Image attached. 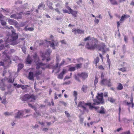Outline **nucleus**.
I'll return each instance as SVG.
<instances>
[{"instance_id": "f257e3e1", "label": "nucleus", "mask_w": 134, "mask_h": 134, "mask_svg": "<svg viewBox=\"0 0 134 134\" xmlns=\"http://www.w3.org/2000/svg\"><path fill=\"white\" fill-rule=\"evenodd\" d=\"M98 42L97 40L95 38L90 39V43H88L86 46V48L88 49L94 50L96 48L99 51L104 50L105 47L104 44L100 45H97L96 43Z\"/></svg>"}, {"instance_id": "f03ea898", "label": "nucleus", "mask_w": 134, "mask_h": 134, "mask_svg": "<svg viewBox=\"0 0 134 134\" xmlns=\"http://www.w3.org/2000/svg\"><path fill=\"white\" fill-rule=\"evenodd\" d=\"M37 97L34 94H26L22 96L21 99L23 101H29L30 102H34L36 99Z\"/></svg>"}, {"instance_id": "7ed1b4c3", "label": "nucleus", "mask_w": 134, "mask_h": 134, "mask_svg": "<svg viewBox=\"0 0 134 134\" xmlns=\"http://www.w3.org/2000/svg\"><path fill=\"white\" fill-rule=\"evenodd\" d=\"M11 37L12 39L10 40V41L9 40L8 38L5 41L6 43L12 42V43L10 44L13 45L16 44L18 43L15 41L18 38V35L13 30H12V34L11 36Z\"/></svg>"}, {"instance_id": "20e7f679", "label": "nucleus", "mask_w": 134, "mask_h": 134, "mask_svg": "<svg viewBox=\"0 0 134 134\" xmlns=\"http://www.w3.org/2000/svg\"><path fill=\"white\" fill-rule=\"evenodd\" d=\"M103 94L101 93H98L96 96L97 99H93L94 102L93 104V105H98L100 103L103 104L104 103V100L103 99Z\"/></svg>"}, {"instance_id": "39448f33", "label": "nucleus", "mask_w": 134, "mask_h": 134, "mask_svg": "<svg viewBox=\"0 0 134 134\" xmlns=\"http://www.w3.org/2000/svg\"><path fill=\"white\" fill-rule=\"evenodd\" d=\"M100 84L103 85L107 86L108 87H111L112 86L110 79H108L106 78H103L100 81Z\"/></svg>"}, {"instance_id": "423d86ee", "label": "nucleus", "mask_w": 134, "mask_h": 134, "mask_svg": "<svg viewBox=\"0 0 134 134\" xmlns=\"http://www.w3.org/2000/svg\"><path fill=\"white\" fill-rule=\"evenodd\" d=\"M130 17V16L127 14H125L124 15L122 16L120 21L117 22V28L118 29H119V27L120 26V24L122 23V21H124L125 19L129 18Z\"/></svg>"}, {"instance_id": "0eeeda50", "label": "nucleus", "mask_w": 134, "mask_h": 134, "mask_svg": "<svg viewBox=\"0 0 134 134\" xmlns=\"http://www.w3.org/2000/svg\"><path fill=\"white\" fill-rule=\"evenodd\" d=\"M36 69H39L40 68H41L42 70H45L46 68V64H44L42 63L36 62Z\"/></svg>"}, {"instance_id": "6e6552de", "label": "nucleus", "mask_w": 134, "mask_h": 134, "mask_svg": "<svg viewBox=\"0 0 134 134\" xmlns=\"http://www.w3.org/2000/svg\"><path fill=\"white\" fill-rule=\"evenodd\" d=\"M52 42H51L50 41H47L50 44V46L51 47H52L53 49H55V46H57L58 45V42L57 41H54L52 40Z\"/></svg>"}, {"instance_id": "1a4fd4ad", "label": "nucleus", "mask_w": 134, "mask_h": 134, "mask_svg": "<svg viewBox=\"0 0 134 134\" xmlns=\"http://www.w3.org/2000/svg\"><path fill=\"white\" fill-rule=\"evenodd\" d=\"M84 105H88L89 106V108L91 109H92V108L95 109L96 110L98 109L99 108V107H94L91 104V103H84Z\"/></svg>"}, {"instance_id": "9d476101", "label": "nucleus", "mask_w": 134, "mask_h": 134, "mask_svg": "<svg viewBox=\"0 0 134 134\" xmlns=\"http://www.w3.org/2000/svg\"><path fill=\"white\" fill-rule=\"evenodd\" d=\"M72 32L75 35L76 34L77 32L78 34H83V30H82L79 29H73L72 30Z\"/></svg>"}, {"instance_id": "9b49d317", "label": "nucleus", "mask_w": 134, "mask_h": 134, "mask_svg": "<svg viewBox=\"0 0 134 134\" xmlns=\"http://www.w3.org/2000/svg\"><path fill=\"white\" fill-rule=\"evenodd\" d=\"M2 53L3 54L5 55L6 56V57L4 60L5 61L8 62L11 61L9 57L7 55V54L8 53V51L6 50L4 52H3Z\"/></svg>"}, {"instance_id": "f8f14e48", "label": "nucleus", "mask_w": 134, "mask_h": 134, "mask_svg": "<svg viewBox=\"0 0 134 134\" xmlns=\"http://www.w3.org/2000/svg\"><path fill=\"white\" fill-rule=\"evenodd\" d=\"M10 17L14 19H20L21 18L22 16L20 14L18 13L11 15H10Z\"/></svg>"}, {"instance_id": "ddd939ff", "label": "nucleus", "mask_w": 134, "mask_h": 134, "mask_svg": "<svg viewBox=\"0 0 134 134\" xmlns=\"http://www.w3.org/2000/svg\"><path fill=\"white\" fill-rule=\"evenodd\" d=\"M42 72L41 70H37L35 73L34 76L36 77L37 79H39V76L41 75L42 74Z\"/></svg>"}, {"instance_id": "4468645a", "label": "nucleus", "mask_w": 134, "mask_h": 134, "mask_svg": "<svg viewBox=\"0 0 134 134\" xmlns=\"http://www.w3.org/2000/svg\"><path fill=\"white\" fill-rule=\"evenodd\" d=\"M5 17L2 14H0V20L1 22V24L2 25H4L6 24V23L4 20L3 19Z\"/></svg>"}, {"instance_id": "2eb2a0df", "label": "nucleus", "mask_w": 134, "mask_h": 134, "mask_svg": "<svg viewBox=\"0 0 134 134\" xmlns=\"http://www.w3.org/2000/svg\"><path fill=\"white\" fill-rule=\"evenodd\" d=\"M24 112L22 111H19L17 113L16 115L15 116V118H20L23 116V114H24Z\"/></svg>"}, {"instance_id": "dca6fc26", "label": "nucleus", "mask_w": 134, "mask_h": 134, "mask_svg": "<svg viewBox=\"0 0 134 134\" xmlns=\"http://www.w3.org/2000/svg\"><path fill=\"white\" fill-rule=\"evenodd\" d=\"M33 60L29 55H28L26 59V63L27 64H31Z\"/></svg>"}, {"instance_id": "f3484780", "label": "nucleus", "mask_w": 134, "mask_h": 134, "mask_svg": "<svg viewBox=\"0 0 134 134\" xmlns=\"http://www.w3.org/2000/svg\"><path fill=\"white\" fill-rule=\"evenodd\" d=\"M33 57L35 60L34 61L35 63L36 62L38 63L40 61L39 58L36 53H35L33 55Z\"/></svg>"}, {"instance_id": "a211bd4d", "label": "nucleus", "mask_w": 134, "mask_h": 134, "mask_svg": "<svg viewBox=\"0 0 134 134\" xmlns=\"http://www.w3.org/2000/svg\"><path fill=\"white\" fill-rule=\"evenodd\" d=\"M59 57L58 55H57L56 56V60L57 62V63L55 65V66H54L53 68L54 69H56L58 67V64L59 61Z\"/></svg>"}, {"instance_id": "6ab92c4d", "label": "nucleus", "mask_w": 134, "mask_h": 134, "mask_svg": "<svg viewBox=\"0 0 134 134\" xmlns=\"http://www.w3.org/2000/svg\"><path fill=\"white\" fill-rule=\"evenodd\" d=\"M28 79L31 80H34V74L32 72H29Z\"/></svg>"}, {"instance_id": "aec40b11", "label": "nucleus", "mask_w": 134, "mask_h": 134, "mask_svg": "<svg viewBox=\"0 0 134 134\" xmlns=\"http://www.w3.org/2000/svg\"><path fill=\"white\" fill-rule=\"evenodd\" d=\"M70 14H71L73 16L75 17H76L77 16V11H74L72 9V10L70 11Z\"/></svg>"}, {"instance_id": "412c9836", "label": "nucleus", "mask_w": 134, "mask_h": 134, "mask_svg": "<svg viewBox=\"0 0 134 134\" xmlns=\"http://www.w3.org/2000/svg\"><path fill=\"white\" fill-rule=\"evenodd\" d=\"M41 57L42 58V60H44L46 59L47 62H48L51 60V58L49 56H48V57L46 58V57L45 55H41Z\"/></svg>"}, {"instance_id": "4be33fe9", "label": "nucleus", "mask_w": 134, "mask_h": 134, "mask_svg": "<svg viewBox=\"0 0 134 134\" xmlns=\"http://www.w3.org/2000/svg\"><path fill=\"white\" fill-rule=\"evenodd\" d=\"M47 4L49 9L52 10L53 9L52 5L53 4L52 3L49 1H47Z\"/></svg>"}, {"instance_id": "5701e85b", "label": "nucleus", "mask_w": 134, "mask_h": 134, "mask_svg": "<svg viewBox=\"0 0 134 134\" xmlns=\"http://www.w3.org/2000/svg\"><path fill=\"white\" fill-rule=\"evenodd\" d=\"M78 107H80L82 109V110H84V103L81 102H80L77 105Z\"/></svg>"}, {"instance_id": "b1692460", "label": "nucleus", "mask_w": 134, "mask_h": 134, "mask_svg": "<svg viewBox=\"0 0 134 134\" xmlns=\"http://www.w3.org/2000/svg\"><path fill=\"white\" fill-rule=\"evenodd\" d=\"M116 89L118 90H122L123 89V86L120 83H119Z\"/></svg>"}, {"instance_id": "393cba45", "label": "nucleus", "mask_w": 134, "mask_h": 134, "mask_svg": "<svg viewBox=\"0 0 134 134\" xmlns=\"http://www.w3.org/2000/svg\"><path fill=\"white\" fill-rule=\"evenodd\" d=\"M8 21L9 23L10 24H13L14 23L16 22L15 20L12 19H8Z\"/></svg>"}, {"instance_id": "a878e982", "label": "nucleus", "mask_w": 134, "mask_h": 134, "mask_svg": "<svg viewBox=\"0 0 134 134\" xmlns=\"http://www.w3.org/2000/svg\"><path fill=\"white\" fill-rule=\"evenodd\" d=\"M98 113L101 114H104L105 112L104 108L103 107H101V109L99 111Z\"/></svg>"}, {"instance_id": "bb28decb", "label": "nucleus", "mask_w": 134, "mask_h": 134, "mask_svg": "<svg viewBox=\"0 0 134 134\" xmlns=\"http://www.w3.org/2000/svg\"><path fill=\"white\" fill-rule=\"evenodd\" d=\"M99 58L97 57L96 58L94 59V63H95V65L96 66H97V63L99 62Z\"/></svg>"}, {"instance_id": "cd10ccee", "label": "nucleus", "mask_w": 134, "mask_h": 134, "mask_svg": "<svg viewBox=\"0 0 134 134\" xmlns=\"http://www.w3.org/2000/svg\"><path fill=\"white\" fill-rule=\"evenodd\" d=\"M24 64H19L18 66V70H20L24 67Z\"/></svg>"}, {"instance_id": "c85d7f7f", "label": "nucleus", "mask_w": 134, "mask_h": 134, "mask_svg": "<svg viewBox=\"0 0 134 134\" xmlns=\"http://www.w3.org/2000/svg\"><path fill=\"white\" fill-rule=\"evenodd\" d=\"M108 100L111 103L114 102L115 101V99L112 97H109L108 98Z\"/></svg>"}, {"instance_id": "c756f323", "label": "nucleus", "mask_w": 134, "mask_h": 134, "mask_svg": "<svg viewBox=\"0 0 134 134\" xmlns=\"http://www.w3.org/2000/svg\"><path fill=\"white\" fill-rule=\"evenodd\" d=\"M77 93L76 91H74L73 92V96L75 97V98L74 99V100H76L77 99Z\"/></svg>"}, {"instance_id": "7c9ffc66", "label": "nucleus", "mask_w": 134, "mask_h": 134, "mask_svg": "<svg viewBox=\"0 0 134 134\" xmlns=\"http://www.w3.org/2000/svg\"><path fill=\"white\" fill-rule=\"evenodd\" d=\"M52 51H51L50 49H49L47 50L45 54L44 55L45 56L47 55V56H49L50 53Z\"/></svg>"}, {"instance_id": "2f4dec72", "label": "nucleus", "mask_w": 134, "mask_h": 134, "mask_svg": "<svg viewBox=\"0 0 134 134\" xmlns=\"http://www.w3.org/2000/svg\"><path fill=\"white\" fill-rule=\"evenodd\" d=\"M63 75L61 72L57 76V78L60 79H62L63 77Z\"/></svg>"}, {"instance_id": "473e14b6", "label": "nucleus", "mask_w": 134, "mask_h": 134, "mask_svg": "<svg viewBox=\"0 0 134 134\" xmlns=\"http://www.w3.org/2000/svg\"><path fill=\"white\" fill-rule=\"evenodd\" d=\"M27 26H26L25 28V30L26 31L27 30H29L30 31H33L34 30V29L32 27H29L28 28H27Z\"/></svg>"}, {"instance_id": "72a5a7b5", "label": "nucleus", "mask_w": 134, "mask_h": 134, "mask_svg": "<svg viewBox=\"0 0 134 134\" xmlns=\"http://www.w3.org/2000/svg\"><path fill=\"white\" fill-rule=\"evenodd\" d=\"M76 70L75 67H71L69 68L68 71H75Z\"/></svg>"}, {"instance_id": "f704fd0d", "label": "nucleus", "mask_w": 134, "mask_h": 134, "mask_svg": "<svg viewBox=\"0 0 134 134\" xmlns=\"http://www.w3.org/2000/svg\"><path fill=\"white\" fill-rule=\"evenodd\" d=\"M111 4L113 5H117L118 3L115 0H109Z\"/></svg>"}, {"instance_id": "c9c22d12", "label": "nucleus", "mask_w": 134, "mask_h": 134, "mask_svg": "<svg viewBox=\"0 0 134 134\" xmlns=\"http://www.w3.org/2000/svg\"><path fill=\"white\" fill-rule=\"evenodd\" d=\"M98 82V78L97 76H95V79L94 81V85H96Z\"/></svg>"}, {"instance_id": "e433bc0d", "label": "nucleus", "mask_w": 134, "mask_h": 134, "mask_svg": "<svg viewBox=\"0 0 134 134\" xmlns=\"http://www.w3.org/2000/svg\"><path fill=\"white\" fill-rule=\"evenodd\" d=\"M52 64H49L47 65H46V68H50L53 67Z\"/></svg>"}, {"instance_id": "4c0bfd02", "label": "nucleus", "mask_w": 134, "mask_h": 134, "mask_svg": "<svg viewBox=\"0 0 134 134\" xmlns=\"http://www.w3.org/2000/svg\"><path fill=\"white\" fill-rule=\"evenodd\" d=\"M82 66L81 64H78L76 65L75 68H76L77 69H78L80 68Z\"/></svg>"}, {"instance_id": "58836bf2", "label": "nucleus", "mask_w": 134, "mask_h": 134, "mask_svg": "<svg viewBox=\"0 0 134 134\" xmlns=\"http://www.w3.org/2000/svg\"><path fill=\"white\" fill-rule=\"evenodd\" d=\"M118 70L122 71L123 72H125L126 71V70L125 68H120L118 69Z\"/></svg>"}, {"instance_id": "ea45409f", "label": "nucleus", "mask_w": 134, "mask_h": 134, "mask_svg": "<svg viewBox=\"0 0 134 134\" xmlns=\"http://www.w3.org/2000/svg\"><path fill=\"white\" fill-rule=\"evenodd\" d=\"M12 113H8V112H5L4 113V114L5 115L9 116V115H12Z\"/></svg>"}, {"instance_id": "a19ab883", "label": "nucleus", "mask_w": 134, "mask_h": 134, "mask_svg": "<svg viewBox=\"0 0 134 134\" xmlns=\"http://www.w3.org/2000/svg\"><path fill=\"white\" fill-rule=\"evenodd\" d=\"M78 75L80 77H81L82 78H83L84 77V73L82 72L81 74H78Z\"/></svg>"}, {"instance_id": "79ce46f5", "label": "nucleus", "mask_w": 134, "mask_h": 134, "mask_svg": "<svg viewBox=\"0 0 134 134\" xmlns=\"http://www.w3.org/2000/svg\"><path fill=\"white\" fill-rule=\"evenodd\" d=\"M22 2L20 1H16L15 2V4H21L22 3Z\"/></svg>"}, {"instance_id": "37998d69", "label": "nucleus", "mask_w": 134, "mask_h": 134, "mask_svg": "<svg viewBox=\"0 0 134 134\" xmlns=\"http://www.w3.org/2000/svg\"><path fill=\"white\" fill-rule=\"evenodd\" d=\"M21 49L24 53H25L26 52V48L25 47H23L21 48Z\"/></svg>"}, {"instance_id": "c03bdc74", "label": "nucleus", "mask_w": 134, "mask_h": 134, "mask_svg": "<svg viewBox=\"0 0 134 134\" xmlns=\"http://www.w3.org/2000/svg\"><path fill=\"white\" fill-rule=\"evenodd\" d=\"M6 103V99L5 98H3V100L2 101V103H3L4 104H5Z\"/></svg>"}, {"instance_id": "a18cd8bd", "label": "nucleus", "mask_w": 134, "mask_h": 134, "mask_svg": "<svg viewBox=\"0 0 134 134\" xmlns=\"http://www.w3.org/2000/svg\"><path fill=\"white\" fill-rule=\"evenodd\" d=\"M5 48L3 44H1L0 46V50H1L4 49Z\"/></svg>"}, {"instance_id": "49530a36", "label": "nucleus", "mask_w": 134, "mask_h": 134, "mask_svg": "<svg viewBox=\"0 0 134 134\" xmlns=\"http://www.w3.org/2000/svg\"><path fill=\"white\" fill-rule=\"evenodd\" d=\"M63 13H68L70 14V12H69L66 9H65V10H63Z\"/></svg>"}, {"instance_id": "de8ad7c7", "label": "nucleus", "mask_w": 134, "mask_h": 134, "mask_svg": "<svg viewBox=\"0 0 134 134\" xmlns=\"http://www.w3.org/2000/svg\"><path fill=\"white\" fill-rule=\"evenodd\" d=\"M98 68L100 70H103L104 69V68L102 66V65H100L98 66Z\"/></svg>"}, {"instance_id": "09e8293b", "label": "nucleus", "mask_w": 134, "mask_h": 134, "mask_svg": "<svg viewBox=\"0 0 134 134\" xmlns=\"http://www.w3.org/2000/svg\"><path fill=\"white\" fill-rule=\"evenodd\" d=\"M13 85L14 86L16 85V87L17 88H20L21 87V85H17V83H14Z\"/></svg>"}, {"instance_id": "8fccbe9b", "label": "nucleus", "mask_w": 134, "mask_h": 134, "mask_svg": "<svg viewBox=\"0 0 134 134\" xmlns=\"http://www.w3.org/2000/svg\"><path fill=\"white\" fill-rule=\"evenodd\" d=\"M65 113L67 117H70V115L69 114L68 112L67 111H65Z\"/></svg>"}, {"instance_id": "3c124183", "label": "nucleus", "mask_w": 134, "mask_h": 134, "mask_svg": "<svg viewBox=\"0 0 134 134\" xmlns=\"http://www.w3.org/2000/svg\"><path fill=\"white\" fill-rule=\"evenodd\" d=\"M28 7V3H25L24 5V8L25 9H26Z\"/></svg>"}, {"instance_id": "603ef678", "label": "nucleus", "mask_w": 134, "mask_h": 134, "mask_svg": "<svg viewBox=\"0 0 134 134\" xmlns=\"http://www.w3.org/2000/svg\"><path fill=\"white\" fill-rule=\"evenodd\" d=\"M43 5V3H41L39 5H38V9H40V8L42 7Z\"/></svg>"}, {"instance_id": "864d4df0", "label": "nucleus", "mask_w": 134, "mask_h": 134, "mask_svg": "<svg viewBox=\"0 0 134 134\" xmlns=\"http://www.w3.org/2000/svg\"><path fill=\"white\" fill-rule=\"evenodd\" d=\"M94 21L97 24H98L99 22V20L98 19L95 18L94 20Z\"/></svg>"}, {"instance_id": "5fc2aeb1", "label": "nucleus", "mask_w": 134, "mask_h": 134, "mask_svg": "<svg viewBox=\"0 0 134 134\" xmlns=\"http://www.w3.org/2000/svg\"><path fill=\"white\" fill-rule=\"evenodd\" d=\"M61 72L64 75L66 72V69H63V71Z\"/></svg>"}, {"instance_id": "6e6d98bb", "label": "nucleus", "mask_w": 134, "mask_h": 134, "mask_svg": "<svg viewBox=\"0 0 134 134\" xmlns=\"http://www.w3.org/2000/svg\"><path fill=\"white\" fill-rule=\"evenodd\" d=\"M124 102L126 104V105H129L131 104V103L128 102L127 100H125L124 101Z\"/></svg>"}, {"instance_id": "4d7b16f0", "label": "nucleus", "mask_w": 134, "mask_h": 134, "mask_svg": "<svg viewBox=\"0 0 134 134\" xmlns=\"http://www.w3.org/2000/svg\"><path fill=\"white\" fill-rule=\"evenodd\" d=\"M123 134H131L130 131L128 130L127 131L123 133Z\"/></svg>"}, {"instance_id": "13d9d810", "label": "nucleus", "mask_w": 134, "mask_h": 134, "mask_svg": "<svg viewBox=\"0 0 134 134\" xmlns=\"http://www.w3.org/2000/svg\"><path fill=\"white\" fill-rule=\"evenodd\" d=\"M65 7L66 8L68 9L69 10V12L70 11L72 10V9H71L69 6L68 5H66Z\"/></svg>"}, {"instance_id": "bf43d9fd", "label": "nucleus", "mask_w": 134, "mask_h": 134, "mask_svg": "<svg viewBox=\"0 0 134 134\" xmlns=\"http://www.w3.org/2000/svg\"><path fill=\"white\" fill-rule=\"evenodd\" d=\"M65 7L66 8L68 9L69 10V12L70 11L72 10V9H71L69 6L68 5H66Z\"/></svg>"}, {"instance_id": "052dcab7", "label": "nucleus", "mask_w": 134, "mask_h": 134, "mask_svg": "<svg viewBox=\"0 0 134 134\" xmlns=\"http://www.w3.org/2000/svg\"><path fill=\"white\" fill-rule=\"evenodd\" d=\"M90 36H88L84 39V41H86L87 40H89L90 39Z\"/></svg>"}, {"instance_id": "680f3d73", "label": "nucleus", "mask_w": 134, "mask_h": 134, "mask_svg": "<svg viewBox=\"0 0 134 134\" xmlns=\"http://www.w3.org/2000/svg\"><path fill=\"white\" fill-rule=\"evenodd\" d=\"M130 4L131 5L133 6L134 5V0H132V1L131 2Z\"/></svg>"}, {"instance_id": "e2e57ef3", "label": "nucleus", "mask_w": 134, "mask_h": 134, "mask_svg": "<svg viewBox=\"0 0 134 134\" xmlns=\"http://www.w3.org/2000/svg\"><path fill=\"white\" fill-rule=\"evenodd\" d=\"M19 58L18 56H16L15 57L14 59V60L16 61V60H18Z\"/></svg>"}, {"instance_id": "0e129e2a", "label": "nucleus", "mask_w": 134, "mask_h": 134, "mask_svg": "<svg viewBox=\"0 0 134 134\" xmlns=\"http://www.w3.org/2000/svg\"><path fill=\"white\" fill-rule=\"evenodd\" d=\"M7 73V71L6 70H4L3 71L2 75L3 76H4Z\"/></svg>"}, {"instance_id": "69168bd1", "label": "nucleus", "mask_w": 134, "mask_h": 134, "mask_svg": "<svg viewBox=\"0 0 134 134\" xmlns=\"http://www.w3.org/2000/svg\"><path fill=\"white\" fill-rule=\"evenodd\" d=\"M70 78H71L70 77V76H66L65 77V78H64V80H66V79H69Z\"/></svg>"}, {"instance_id": "338daca9", "label": "nucleus", "mask_w": 134, "mask_h": 134, "mask_svg": "<svg viewBox=\"0 0 134 134\" xmlns=\"http://www.w3.org/2000/svg\"><path fill=\"white\" fill-rule=\"evenodd\" d=\"M88 76V74L86 73H84V79L87 78Z\"/></svg>"}, {"instance_id": "774afa93", "label": "nucleus", "mask_w": 134, "mask_h": 134, "mask_svg": "<svg viewBox=\"0 0 134 134\" xmlns=\"http://www.w3.org/2000/svg\"><path fill=\"white\" fill-rule=\"evenodd\" d=\"M61 43L62 44H66V42L64 40H62L61 41Z\"/></svg>"}]
</instances>
